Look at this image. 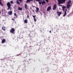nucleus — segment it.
Masks as SVG:
<instances>
[{
  "mask_svg": "<svg viewBox=\"0 0 73 73\" xmlns=\"http://www.w3.org/2000/svg\"><path fill=\"white\" fill-rule=\"evenodd\" d=\"M33 12H34V10H33Z\"/></svg>",
  "mask_w": 73,
  "mask_h": 73,
  "instance_id": "36",
  "label": "nucleus"
},
{
  "mask_svg": "<svg viewBox=\"0 0 73 73\" xmlns=\"http://www.w3.org/2000/svg\"><path fill=\"white\" fill-rule=\"evenodd\" d=\"M57 13L58 16H60V15L62 14V13L61 12H57Z\"/></svg>",
  "mask_w": 73,
  "mask_h": 73,
  "instance_id": "9",
  "label": "nucleus"
},
{
  "mask_svg": "<svg viewBox=\"0 0 73 73\" xmlns=\"http://www.w3.org/2000/svg\"><path fill=\"white\" fill-rule=\"evenodd\" d=\"M49 32H50V33H51V31H50Z\"/></svg>",
  "mask_w": 73,
  "mask_h": 73,
  "instance_id": "34",
  "label": "nucleus"
},
{
  "mask_svg": "<svg viewBox=\"0 0 73 73\" xmlns=\"http://www.w3.org/2000/svg\"><path fill=\"white\" fill-rule=\"evenodd\" d=\"M24 23H25L27 24V23H28V20H27V19H25L24 21Z\"/></svg>",
  "mask_w": 73,
  "mask_h": 73,
  "instance_id": "15",
  "label": "nucleus"
},
{
  "mask_svg": "<svg viewBox=\"0 0 73 73\" xmlns=\"http://www.w3.org/2000/svg\"><path fill=\"white\" fill-rule=\"evenodd\" d=\"M39 8H38L36 7V12H38L39 11Z\"/></svg>",
  "mask_w": 73,
  "mask_h": 73,
  "instance_id": "13",
  "label": "nucleus"
},
{
  "mask_svg": "<svg viewBox=\"0 0 73 73\" xmlns=\"http://www.w3.org/2000/svg\"><path fill=\"white\" fill-rule=\"evenodd\" d=\"M18 9L19 10V11H22V10H23V8H20V7H19L18 8Z\"/></svg>",
  "mask_w": 73,
  "mask_h": 73,
  "instance_id": "12",
  "label": "nucleus"
},
{
  "mask_svg": "<svg viewBox=\"0 0 73 73\" xmlns=\"http://www.w3.org/2000/svg\"><path fill=\"white\" fill-rule=\"evenodd\" d=\"M16 3H17V4H18V5H19V4H20V3L19 2V1H17Z\"/></svg>",
  "mask_w": 73,
  "mask_h": 73,
  "instance_id": "24",
  "label": "nucleus"
},
{
  "mask_svg": "<svg viewBox=\"0 0 73 73\" xmlns=\"http://www.w3.org/2000/svg\"><path fill=\"white\" fill-rule=\"evenodd\" d=\"M70 5L69 4H68L67 5V8H70Z\"/></svg>",
  "mask_w": 73,
  "mask_h": 73,
  "instance_id": "10",
  "label": "nucleus"
},
{
  "mask_svg": "<svg viewBox=\"0 0 73 73\" xmlns=\"http://www.w3.org/2000/svg\"><path fill=\"white\" fill-rule=\"evenodd\" d=\"M31 0H27V3H29V2H31Z\"/></svg>",
  "mask_w": 73,
  "mask_h": 73,
  "instance_id": "21",
  "label": "nucleus"
},
{
  "mask_svg": "<svg viewBox=\"0 0 73 73\" xmlns=\"http://www.w3.org/2000/svg\"><path fill=\"white\" fill-rule=\"evenodd\" d=\"M25 8L26 9H28V6L26 4H25Z\"/></svg>",
  "mask_w": 73,
  "mask_h": 73,
  "instance_id": "5",
  "label": "nucleus"
},
{
  "mask_svg": "<svg viewBox=\"0 0 73 73\" xmlns=\"http://www.w3.org/2000/svg\"><path fill=\"white\" fill-rule=\"evenodd\" d=\"M27 18H29V15H27Z\"/></svg>",
  "mask_w": 73,
  "mask_h": 73,
  "instance_id": "29",
  "label": "nucleus"
},
{
  "mask_svg": "<svg viewBox=\"0 0 73 73\" xmlns=\"http://www.w3.org/2000/svg\"><path fill=\"white\" fill-rule=\"evenodd\" d=\"M10 3H11V4H13V1H11L10 2Z\"/></svg>",
  "mask_w": 73,
  "mask_h": 73,
  "instance_id": "27",
  "label": "nucleus"
},
{
  "mask_svg": "<svg viewBox=\"0 0 73 73\" xmlns=\"http://www.w3.org/2000/svg\"><path fill=\"white\" fill-rule=\"evenodd\" d=\"M66 11H67V9H66L65 10V11L64 12H66Z\"/></svg>",
  "mask_w": 73,
  "mask_h": 73,
  "instance_id": "30",
  "label": "nucleus"
},
{
  "mask_svg": "<svg viewBox=\"0 0 73 73\" xmlns=\"http://www.w3.org/2000/svg\"><path fill=\"white\" fill-rule=\"evenodd\" d=\"M62 9H63V10H64V9H65V8L66 7H65V6H63L62 7Z\"/></svg>",
  "mask_w": 73,
  "mask_h": 73,
  "instance_id": "23",
  "label": "nucleus"
},
{
  "mask_svg": "<svg viewBox=\"0 0 73 73\" xmlns=\"http://www.w3.org/2000/svg\"><path fill=\"white\" fill-rule=\"evenodd\" d=\"M36 15H33V18H34V21H35V22H36V21H37V19H36V18H35V17H36Z\"/></svg>",
  "mask_w": 73,
  "mask_h": 73,
  "instance_id": "6",
  "label": "nucleus"
},
{
  "mask_svg": "<svg viewBox=\"0 0 73 73\" xmlns=\"http://www.w3.org/2000/svg\"><path fill=\"white\" fill-rule=\"evenodd\" d=\"M46 3L45 2V1L42 2V5H44V4H45Z\"/></svg>",
  "mask_w": 73,
  "mask_h": 73,
  "instance_id": "11",
  "label": "nucleus"
},
{
  "mask_svg": "<svg viewBox=\"0 0 73 73\" xmlns=\"http://www.w3.org/2000/svg\"><path fill=\"white\" fill-rule=\"evenodd\" d=\"M66 15V12H64V14L63 16V17H65Z\"/></svg>",
  "mask_w": 73,
  "mask_h": 73,
  "instance_id": "19",
  "label": "nucleus"
},
{
  "mask_svg": "<svg viewBox=\"0 0 73 73\" xmlns=\"http://www.w3.org/2000/svg\"><path fill=\"white\" fill-rule=\"evenodd\" d=\"M12 20H13V21H15V19H12Z\"/></svg>",
  "mask_w": 73,
  "mask_h": 73,
  "instance_id": "32",
  "label": "nucleus"
},
{
  "mask_svg": "<svg viewBox=\"0 0 73 73\" xmlns=\"http://www.w3.org/2000/svg\"><path fill=\"white\" fill-rule=\"evenodd\" d=\"M8 13L9 14V15H12V11H10L8 12Z\"/></svg>",
  "mask_w": 73,
  "mask_h": 73,
  "instance_id": "7",
  "label": "nucleus"
},
{
  "mask_svg": "<svg viewBox=\"0 0 73 73\" xmlns=\"http://www.w3.org/2000/svg\"><path fill=\"white\" fill-rule=\"evenodd\" d=\"M34 0H30L31 1H33Z\"/></svg>",
  "mask_w": 73,
  "mask_h": 73,
  "instance_id": "33",
  "label": "nucleus"
},
{
  "mask_svg": "<svg viewBox=\"0 0 73 73\" xmlns=\"http://www.w3.org/2000/svg\"><path fill=\"white\" fill-rule=\"evenodd\" d=\"M20 55H21V54H18L16 56H20Z\"/></svg>",
  "mask_w": 73,
  "mask_h": 73,
  "instance_id": "28",
  "label": "nucleus"
},
{
  "mask_svg": "<svg viewBox=\"0 0 73 73\" xmlns=\"http://www.w3.org/2000/svg\"><path fill=\"white\" fill-rule=\"evenodd\" d=\"M30 35H31L29 34V36H30Z\"/></svg>",
  "mask_w": 73,
  "mask_h": 73,
  "instance_id": "37",
  "label": "nucleus"
},
{
  "mask_svg": "<svg viewBox=\"0 0 73 73\" xmlns=\"http://www.w3.org/2000/svg\"><path fill=\"white\" fill-rule=\"evenodd\" d=\"M48 0H46L45 1L47 2V3H48L49 2Z\"/></svg>",
  "mask_w": 73,
  "mask_h": 73,
  "instance_id": "26",
  "label": "nucleus"
},
{
  "mask_svg": "<svg viewBox=\"0 0 73 73\" xmlns=\"http://www.w3.org/2000/svg\"><path fill=\"white\" fill-rule=\"evenodd\" d=\"M1 60H4V59H1Z\"/></svg>",
  "mask_w": 73,
  "mask_h": 73,
  "instance_id": "35",
  "label": "nucleus"
},
{
  "mask_svg": "<svg viewBox=\"0 0 73 73\" xmlns=\"http://www.w3.org/2000/svg\"><path fill=\"white\" fill-rule=\"evenodd\" d=\"M0 13H1V11H0Z\"/></svg>",
  "mask_w": 73,
  "mask_h": 73,
  "instance_id": "38",
  "label": "nucleus"
},
{
  "mask_svg": "<svg viewBox=\"0 0 73 73\" xmlns=\"http://www.w3.org/2000/svg\"><path fill=\"white\" fill-rule=\"evenodd\" d=\"M5 42V39H3L2 41V43H4Z\"/></svg>",
  "mask_w": 73,
  "mask_h": 73,
  "instance_id": "14",
  "label": "nucleus"
},
{
  "mask_svg": "<svg viewBox=\"0 0 73 73\" xmlns=\"http://www.w3.org/2000/svg\"><path fill=\"white\" fill-rule=\"evenodd\" d=\"M51 9V7L49 6L47 8V11H48L49 10H50Z\"/></svg>",
  "mask_w": 73,
  "mask_h": 73,
  "instance_id": "8",
  "label": "nucleus"
},
{
  "mask_svg": "<svg viewBox=\"0 0 73 73\" xmlns=\"http://www.w3.org/2000/svg\"><path fill=\"white\" fill-rule=\"evenodd\" d=\"M40 32L41 33H42V31L41 30H40Z\"/></svg>",
  "mask_w": 73,
  "mask_h": 73,
  "instance_id": "31",
  "label": "nucleus"
},
{
  "mask_svg": "<svg viewBox=\"0 0 73 73\" xmlns=\"http://www.w3.org/2000/svg\"><path fill=\"white\" fill-rule=\"evenodd\" d=\"M0 4L1 6H3V5L1 3V0H0Z\"/></svg>",
  "mask_w": 73,
  "mask_h": 73,
  "instance_id": "17",
  "label": "nucleus"
},
{
  "mask_svg": "<svg viewBox=\"0 0 73 73\" xmlns=\"http://www.w3.org/2000/svg\"><path fill=\"white\" fill-rule=\"evenodd\" d=\"M14 16H16V17H17V14H16V13H15L14 14Z\"/></svg>",
  "mask_w": 73,
  "mask_h": 73,
  "instance_id": "25",
  "label": "nucleus"
},
{
  "mask_svg": "<svg viewBox=\"0 0 73 73\" xmlns=\"http://www.w3.org/2000/svg\"><path fill=\"white\" fill-rule=\"evenodd\" d=\"M66 0H58L59 5H60L61 4H62L63 3H65Z\"/></svg>",
  "mask_w": 73,
  "mask_h": 73,
  "instance_id": "1",
  "label": "nucleus"
},
{
  "mask_svg": "<svg viewBox=\"0 0 73 73\" xmlns=\"http://www.w3.org/2000/svg\"><path fill=\"white\" fill-rule=\"evenodd\" d=\"M71 1L69 0L68 2V4H70L71 3Z\"/></svg>",
  "mask_w": 73,
  "mask_h": 73,
  "instance_id": "20",
  "label": "nucleus"
},
{
  "mask_svg": "<svg viewBox=\"0 0 73 73\" xmlns=\"http://www.w3.org/2000/svg\"><path fill=\"white\" fill-rule=\"evenodd\" d=\"M2 29H3V31H5V27H2Z\"/></svg>",
  "mask_w": 73,
  "mask_h": 73,
  "instance_id": "16",
  "label": "nucleus"
},
{
  "mask_svg": "<svg viewBox=\"0 0 73 73\" xmlns=\"http://www.w3.org/2000/svg\"><path fill=\"white\" fill-rule=\"evenodd\" d=\"M42 0H34V1H42Z\"/></svg>",
  "mask_w": 73,
  "mask_h": 73,
  "instance_id": "18",
  "label": "nucleus"
},
{
  "mask_svg": "<svg viewBox=\"0 0 73 73\" xmlns=\"http://www.w3.org/2000/svg\"><path fill=\"white\" fill-rule=\"evenodd\" d=\"M10 32L12 34H15V29L14 28H12L10 30Z\"/></svg>",
  "mask_w": 73,
  "mask_h": 73,
  "instance_id": "2",
  "label": "nucleus"
},
{
  "mask_svg": "<svg viewBox=\"0 0 73 73\" xmlns=\"http://www.w3.org/2000/svg\"><path fill=\"white\" fill-rule=\"evenodd\" d=\"M25 62H26V60L25 61Z\"/></svg>",
  "mask_w": 73,
  "mask_h": 73,
  "instance_id": "39",
  "label": "nucleus"
},
{
  "mask_svg": "<svg viewBox=\"0 0 73 73\" xmlns=\"http://www.w3.org/2000/svg\"><path fill=\"white\" fill-rule=\"evenodd\" d=\"M39 1V3L40 4V5H41V4H42V2H41L42 1Z\"/></svg>",
  "mask_w": 73,
  "mask_h": 73,
  "instance_id": "22",
  "label": "nucleus"
},
{
  "mask_svg": "<svg viewBox=\"0 0 73 73\" xmlns=\"http://www.w3.org/2000/svg\"><path fill=\"white\" fill-rule=\"evenodd\" d=\"M57 8V5L55 4L54 5L53 8H52L53 10L54 11V10H56V8Z\"/></svg>",
  "mask_w": 73,
  "mask_h": 73,
  "instance_id": "4",
  "label": "nucleus"
},
{
  "mask_svg": "<svg viewBox=\"0 0 73 73\" xmlns=\"http://www.w3.org/2000/svg\"><path fill=\"white\" fill-rule=\"evenodd\" d=\"M7 6L8 7L7 10H9L11 8V4L10 2H9L7 3Z\"/></svg>",
  "mask_w": 73,
  "mask_h": 73,
  "instance_id": "3",
  "label": "nucleus"
}]
</instances>
